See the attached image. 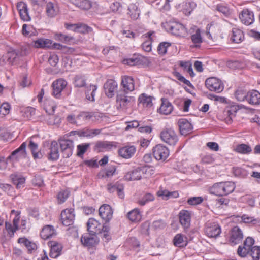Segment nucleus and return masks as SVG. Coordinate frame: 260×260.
Instances as JSON below:
<instances>
[{
  "label": "nucleus",
  "instance_id": "e2e57ef3",
  "mask_svg": "<svg viewBox=\"0 0 260 260\" xmlns=\"http://www.w3.org/2000/svg\"><path fill=\"white\" fill-rule=\"evenodd\" d=\"M171 44L166 42H162L159 44L157 47V51L159 54L164 55L166 53L167 48Z\"/></svg>",
  "mask_w": 260,
  "mask_h": 260
},
{
  "label": "nucleus",
  "instance_id": "c9c22d12",
  "mask_svg": "<svg viewBox=\"0 0 260 260\" xmlns=\"http://www.w3.org/2000/svg\"><path fill=\"white\" fill-rule=\"evenodd\" d=\"M28 148L30 150L34 159H41L43 155L38 149V145L32 140L29 141Z\"/></svg>",
  "mask_w": 260,
  "mask_h": 260
},
{
  "label": "nucleus",
  "instance_id": "7c9ffc66",
  "mask_svg": "<svg viewBox=\"0 0 260 260\" xmlns=\"http://www.w3.org/2000/svg\"><path fill=\"white\" fill-rule=\"evenodd\" d=\"M69 1L82 10H88L92 7V3L90 0H69Z\"/></svg>",
  "mask_w": 260,
  "mask_h": 260
},
{
  "label": "nucleus",
  "instance_id": "6e6d98bb",
  "mask_svg": "<svg viewBox=\"0 0 260 260\" xmlns=\"http://www.w3.org/2000/svg\"><path fill=\"white\" fill-rule=\"evenodd\" d=\"M90 146V143H83L78 145L77 148V155L79 157L83 156L87 150L89 148Z\"/></svg>",
  "mask_w": 260,
  "mask_h": 260
},
{
  "label": "nucleus",
  "instance_id": "a211bd4d",
  "mask_svg": "<svg viewBox=\"0 0 260 260\" xmlns=\"http://www.w3.org/2000/svg\"><path fill=\"white\" fill-rule=\"evenodd\" d=\"M48 245L50 247L49 256L53 258H56L60 254L62 249L61 244L55 241L48 242Z\"/></svg>",
  "mask_w": 260,
  "mask_h": 260
},
{
  "label": "nucleus",
  "instance_id": "b1692460",
  "mask_svg": "<svg viewBox=\"0 0 260 260\" xmlns=\"http://www.w3.org/2000/svg\"><path fill=\"white\" fill-rule=\"evenodd\" d=\"M124 186L122 184L118 182L114 184H108L107 185V190L110 193L116 192L117 195L120 199H123L124 194L123 192Z\"/></svg>",
  "mask_w": 260,
  "mask_h": 260
},
{
  "label": "nucleus",
  "instance_id": "1a4fd4ad",
  "mask_svg": "<svg viewBox=\"0 0 260 260\" xmlns=\"http://www.w3.org/2000/svg\"><path fill=\"white\" fill-rule=\"evenodd\" d=\"M153 154L156 159L164 161L168 158L169 151L166 146L158 144L153 147Z\"/></svg>",
  "mask_w": 260,
  "mask_h": 260
},
{
  "label": "nucleus",
  "instance_id": "4c0bfd02",
  "mask_svg": "<svg viewBox=\"0 0 260 260\" xmlns=\"http://www.w3.org/2000/svg\"><path fill=\"white\" fill-rule=\"evenodd\" d=\"M128 14L133 20H136L140 15V10L135 4H131L128 7Z\"/></svg>",
  "mask_w": 260,
  "mask_h": 260
},
{
  "label": "nucleus",
  "instance_id": "603ef678",
  "mask_svg": "<svg viewBox=\"0 0 260 260\" xmlns=\"http://www.w3.org/2000/svg\"><path fill=\"white\" fill-rule=\"evenodd\" d=\"M143 177L149 178L153 175L155 173L153 167L149 166H145L141 167Z\"/></svg>",
  "mask_w": 260,
  "mask_h": 260
},
{
  "label": "nucleus",
  "instance_id": "39448f33",
  "mask_svg": "<svg viewBox=\"0 0 260 260\" xmlns=\"http://www.w3.org/2000/svg\"><path fill=\"white\" fill-rule=\"evenodd\" d=\"M58 142L63 157L69 158L72 156L74 147V142L69 139H61Z\"/></svg>",
  "mask_w": 260,
  "mask_h": 260
},
{
  "label": "nucleus",
  "instance_id": "7ed1b4c3",
  "mask_svg": "<svg viewBox=\"0 0 260 260\" xmlns=\"http://www.w3.org/2000/svg\"><path fill=\"white\" fill-rule=\"evenodd\" d=\"M128 93H124L123 91H118L117 92L116 101L123 109H127L135 103V98L128 96Z\"/></svg>",
  "mask_w": 260,
  "mask_h": 260
},
{
  "label": "nucleus",
  "instance_id": "052dcab7",
  "mask_svg": "<svg viewBox=\"0 0 260 260\" xmlns=\"http://www.w3.org/2000/svg\"><path fill=\"white\" fill-rule=\"evenodd\" d=\"M13 191V188L9 184L0 183V194H2V192L7 194H10Z\"/></svg>",
  "mask_w": 260,
  "mask_h": 260
},
{
  "label": "nucleus",
  "instance_id": "412c9836",
  "mask_svg": "<svg viewBox=\"0 0 260 260\" xmlns=\"http://www.w3.org/2000/svg\"><path fill=\"white\" fill-rule=\"evenodd\" d=\"M49 150L47 153L48 160L51 161L57 160L59 157L58 143L55 141H53L51 143Z\"/></svg>",
  "mask_w": 260,
  "mask_h": 260
},
{
  "label": "nucleus",
  "instance_id": "f3484780",
  "mask_svg": "<svg viewBox=\"0 0 260 260\" xmlns=\"http://www.w3.org/2000/svg\"><path fill=\"white\" fill-rule=\"evenodd\" d=\"M99 214L103 220L108 222L112 218L113 210L110 206L104 204L100 207Z\"/></svg>",
  "mask_w": 260,
  "mask_h": 260
},
{
  "label": "nucleus",
  "instance_id": "c03bdc74",
  "mask_svg": "<svg viewBox=\"0 0 260 260\" xmlns=\"http://www.w3.org/2000/svg\"><path fill=\"white\" fill-rule=\"evenodd\" d=\"M52 44V41L49 39H39L34 41V46L36 48H49Z\"/></svg>",
  "mask_w": 260,
  "mask_h": 260
},
{
  "label": "nucleus",
  "instance_id": "dca6fc26",
  "mask_svg": "<svg viewBox=\"0 0 260 260\" xmlns=\"http://www.w3.org/2000/svg\"><path fill=\"white\" fill-rule=\"evenodd\" d=\"M177 124L180 133L182 135H187L192 132L193 126L187 119H180L178 120Z\"/></svg>",
  "mask_w": 260,
  "mask_h": 260
},
{
  "label": "nucleus",
  "instance_id": "4468645a",
  "mask_svg": "<svg viewBox=\"0 0 260 260\" xmlns=\"http://www.w3.org/2000/svg\"><path fill=\"white\" fill-rule=\"evenodd\" d=\"M191 215V212L187 210H182L179 212V222L184 229H187L190 226Z\"/></svg>",
  "mask_w": 260,
  "mask_h": 260
},
{
  "label": "nucleus",
  "instance_id": "6ab92c4d",
  "mask_svg": "<svg viewBox=\"0 0 260 260\" xmlns=\"http://www.w3.org/2000/svg\"><path fill=\"white\" fill-rule=\"evenodd\" d=\"M87 226V230L90 235H96L102 233V225L93 218L88 219Z\"/></svg>",
  "mask_w": 260,
  "mask_h": 260
},
{
  "label": "nucleus",
  "instance_id": "f257e3e1",
  "mask_svg": "<svg viewBox=\"0 0 260 260\" xmlns=\"http://www.w3.org/2000/svg\"><path fill=\"white\" fill-rule=\"evenodd\" d=\"M235 188V183L233 182H221L214 184L210 187L209 191L212 194L223 196L233 192Z\"/></svg>",
  "mask_w": 260,
  "mask_h": 260
},
{
  "label": "nucleus",
  "instance_id": "aec40b11",
  "mask_svg": "<svg viewBox=\"0 0 260 260\" xmlns=\"http://www.w3.org/2000/svg\"><path fill=\"white\" fill-rule=\"evenodd\" d=\"M221 231L220 226L215 223L207 224L205 229L206 234L211 238L218 237L221 233Z\"/></svg>",
  "mask_w": 260,
  "mask_h": 260
},
{
  "label": "nucleus",
  "instance_id": "9d476101",
  "mask_svg": "<svg viewBox=\"0 0 260 260\" xmlns=\"http://www.w3.org/2000/svg\"><path fill=\"white\" fill-rule=\"evenodd\" d=\"M67 81L62 78L54 81L51 85L53 90L52 95L56 98H60L61 92L67 86Z\"/></svg>",
  "mask_w": 260,
  "mask_h": 260
},
{
  "label": "nucleus",
  "instance_id": "e433bc0d",
  "mask_svg": "<svg viewBox=\"0 0 260 260\" xmlns=\"http://www.w3.org/2000/svg\"><path fill=\"white\" fill-rule=\"evenodd\" d=\"M127 218L132 222H138L142 219V215L140 210L135 208L129 212L127 215Z\"/></svg>",
  "mask_w": 260,
  "mask_h": 260
},
{
  "label": "nucleus",
  "instance_id": "a18cd8bd",
  "mask_svg": "<svg viewBox=\"0 0 260 260\" xmlns=\"http://www.w3.org/2000/svg\"><path fill=\"white\" fill-rule=\"evenodd\" d=\"M251 257V260H260V246H254L248 251V255Z\"/></svg>",
  "mask_w": 260,
  "mask_h": 260
},
{
  "label": "nucleus",
  "instance_id": "20e7f679",
  "mask_svg": "<svg viewBox=\"0 0 260 260\" xmlns=\"http://www.w3.org/2000/svg\"><path fill=\"white\" fill-rule=\"evenodd\" d=\"M165 27L168 31L175 36H183L186 32V29L184 25L176 22H167Z\"/></svg>",
  "mask_w": 260,
  "mask_h": 260
},
{
  "label": "nucleus",
  "instance_id": "f03ea898",
  "mask_svg": "<svg viewBox=\"0 0 260 260\" xmlns=\"http://www.w3.org/2000/svg\"><path fill=\"white\" fill-rule=\"evenodd\" d=\"M161 140L170 145L174 146L178 141L177 134L172 128H165L160 134Z\"/></svg>",
  "mask_w": 260,
  "mask_h": 260
},
{
  "label": "nucleus",
  "instance_id": "72a5a7b5",
  "mask_svg": "<svg viewBox=\"0 0 260 260\" xmlns=\"http://www.w3.org/2000/svg\"><path fill=\"white\" fill-rule=\"evenodd\" d=\"M18 243L23 244L27 248L29 253H32L37 248V246L36 243L29 241L25 237L19 238L18 239Z\"/></svg>",
  "mask_w": 260,
  "mask_h": 260
},
{
  "label": "nucleus",
  "instance_id": "a878e982",
  "mask_svg": "<svg viewBox=\"0 0 260 260\" xmlns=\"http://www.w3.org/2000/svg\"><path fill=\"white\" fill-rule=\"evenodd\" d=\"M247 102L253 106L260 104V92L256 90L248 91Z\"/></svg>",
  "mask_w": 260,
  "mask_h": 260
},
{
  "label": "nucleus",
  "instance_id": "37998d69",
  "mask_svg": "<svg viewBox=\"0 0 260 260\" xmlns=\"http://www.w3.org/2000/svg\"><path fill=\"white\" fill-rule=\"evenodd\" d=\"M201 33V30L199 28H196L194 34L191 36V41L194 44L196 47H200L201 43L203 42Z\"/></svg>",
  "mask_w": 260,
  "mask_h": 260
},
{
  "label": "nucleus",
  "instance_id": "49530a36",
  "mask_svg": "<svg viewBox=\"0 0 260 260\" xmlns=\"http://www.w3.org/2000/svg\"><path fill=\"white\" fill-rule=\"evenodd\" d=\"M86 79L84 75H77L74 77V84L76 87H83L86 85Z\"/></svg>",
  "mask_w": 260,
  "mask_h": 260
},
{
  "label": "nucleus",
  "instance_id": "4be33fe9",
  "mask_svg": "<svg viewBox=\"0 0 260 260\" xmlns=\"http://www.w3.org/2000/svg\"><path fill=\"white\" fill-rule=\"evenodd\" d=\"M117 83L115 80H107L104 85L106 95L109 98H112L114 95V92L117 88Z\"/></svg>",
  "mask_w": 260,
  "mask_h": 260
},
{
  "label": "nucleus",
  "instance_id": "ea45409f",
  "mask_svg": "<svg viewBox=\"0 0 260 260\" xmlns=\"http://www.w3.org/2000/svg\"><path fill=\"white\" fill-rule=\"evenodd\" d=\"M97 88L98 86L96 85L92 84H90L89 86L86 87L85 93L87 100L90 101H95L94 96Z\"/></svg>",
  "mask_w": 260,
  "mask_h": 260
},
{
  "label": "nucleus",
  "instance_id": "473e14b6",
  "mask_svg": "<svg viewBox=\"0 0 260 260\" xmlns=\"http://www.w3.org/2000/svg\"><path fill=\"white\" fill-rule=\"evenodd\" d=\"M55 234L53 226L50 225L45 226L40 232V236L43 239L51 238Z\"/></svg>",
  "mask_w": 260,
  "mask_h": 260
},
{
  "label": "nucleus",
  "instance_id": "0eeeda50",
  "mask_svg": "<svg viewBox=\"0 0 260 260\" xmlns=\"http://www.w3.org/2000/svg\"><path fill=\"white\" fill-rule=\"evenodd\" d=\"M205 85L209 90L218 93L223 89V85L221 81L215 77H211L206 79Z\"/></svg>",
  "mask_w": 260,
  "mask_h": 260
},
{
  "label": "nucleus",
  "instance_id": "6e6552de",
  "mask_svg": "<svg viewBox=\"0 0 260 260\" xmlns=\"http://www.w3.org/2000/svg\"><path fill=\"white\" fill-rule=\"evenodd\" d=\"M96 116L102 117L100 114H98L95 112H89L84 111H79L77 114L76 117L78 126H81L88 123L91 119Z\"/></svg>",
  "mask_w": 260,
  "mask_h": 260
},
{
  "label": "nucleus",
  "instance_id": "5701e85b",
  "mask_svg": "<svg viewBox=\"0 0 260 260\" xmlns=\"http://www.w3.org/2000/svg\"><path fill=\"white\" fill-rule=\"evenodd\" d=\"M243 237L241 230L238 227L235 226L232 229L229 242L232 245H235L240 243Z\"/></svg>",
  "mask_w": 260,
  "mask_h": 260
},
{
  "label": "nucleus",
  "instance_id": "774afa93",
  "mask_svg": "<svg viewBox=\"0 0 260 260\" xmlns=\"http://www.w3.org/2000/svg\"><path fill=\"white\" fill-rule=\"evenodd\" d=\"M29 47L26 45L21 46L16 50L19 57L26 56L29 53Z\"/></svg>",
  "mask_w": 260,
  "mask_h": 260
},
{
  "label": "nucleus",
  "instance_id": "ddd939ff",
  "mask_svg": "<svg viewBox=\"0 0 260 260\" xmlns=\"http://www.w3.org/2000/svg\"><path fill=\"white\" fill-rule=\"evenodd\" d=\"M73 208L66 209L63 210L61 213V217L62 224L66 226L73 224L75 218Z\"/></svg>",
  "mask_w": 260,
  "mask_h": 260
},
{
  "label": "nucleus",
  "instance_id": "423d86ee",
  "mask_svg": "<svg viewBox=\"0 0 260 260\" xmlns=\"http://www.w3.org/2000/svg\"><path fill=\"white\" fill-rule=\"evenodd\" d=\"M255 242L254 239L248 237L244 241L243 245H240L237 249V254L241 257H245L248 255V251L253 248Z\"/></svg>",
  "mask_w": 260,
  "mask_h": 260
},
{
  "label": "nucleus",
  "instance_id": "bf43d9fd",
  "mask_svg": "<svg viewBox=\"0 0 260 260\" xmlns=\"http://www.w3.org/2000/svg\"><path fill=\"white\" fill-rule=\"evenodd\" d=\"M233 172L235 176L240 177H245L247 175V171L240 167H234Z\"/></svg>",
  "mask_w": 260,
  "mask_h": 260
},
{
  "label": "nucleus",
  "instance_id": "3c124183",
  "mask_svg": "<svg viewBox=\"0 0 260 260\" xmlns=\"http://www.w3.org/2000/svg\"><path fill=\"white\" fill-rule=\"evenodd\" d=\"M251 150V147L245 144H239L235 149L236 152L242 154L249 153Z\"/></svg>",
  "mask_w": 260,
  "mask_h": 260
},
{
  "label": "nucleus",
  "instance_id": "13d9d810",
  "mask_svg": "<svg viewBox=\"0 0 260 260\" xmlns=\"http://www.w3.org/2000/svg\"><path fill=\"white\" fill-rule=\"evenodd\" d=\"M70 194V191L67 190L60 191L57 194V200L59 204L64 203L68 199Z\"/></svg>",
  "mask_w": 260,
  "mask_h": 260
},
{
  "label": "nucleus",
  "instance_id": "09e8293b",
  "mask_svg": "<svg viewBox=\"0 0 260 260\" xmlns=\"http://www.w3.org/2000/svg\"><path fill=\"white\" fill-rule=\"evenodd\" d=\"M26 142H23L20 146L16 149L15 151H13V152L11 153V155L9 156V157L7 158V160L8 159H10L12 156H13L16 154H18V155L21 156H25L26 155Z\"/></svg>",
  "mask_w": 260,
  "mask_h": 260
},
{
  "label": "nucleus",
  "instance_id": "c85d7f7f",
  "mask_svg": "<svg viewBox=\"0 0 260 260\" xmlns=\"http://www.w3.org/2000/svg\"><path fill=\"white\" fill-rule=\"evenodd\" d=\"M136 148L134 146H126L121 148L118 150L119 155L126 159L129 158L135 154Z\"/></svg>",
  "mask_w": 260,
  "mask_h": 260
},
{
  "label": "nucleus",
  "instance_id": "79ce46f5",
  "mask_svg": "<svg viewBox=\"0 0 260 260\" xmlns=\"http://www.w3.org/2000/svg\"><path fill=\"white\" fill-rule=\"evenodd\" d=\"M154 199L153 194L151 193H146L138 200L137 203L140 206H144L149 202L154 201Z\"/></svg>",
  "mask_w": 260,
  "mask_h": 260
},
{
  "label": "nucleus",
  "instance_id": "393cba45",
  "mask_svg": "<svg viewBox=\"0 0 260 260\" xmlns=\"http://www.w3.org/2000/svg\"><path fill=\"white\" fill-rule=\"evenodd\" d=\"M142 177L141 167L129 171L124 176L125 179L127 181L139 180Z\"/></svg>",
  "mask_w": 260,
  "mask_h": 260
},
{
  "label": "nucleus",
  "instance_id": "de8ad7c7",
  "mask_svg": "<svg viewBox=\"0 0 260 260\" xmlns=\"http://www.w3.org/2000/svg\"><path fill=\"white\" fill-rule=\"evenodd\" d=\"M11 178L14 184L16 185L17 188H20L25 183V178L22 177L20 175L14 174L11 175Z\"/></svg>",
  "mask_w": 260,
  "mask_h": 260
},
{
  "label": "nucleus",
  "instance_id": "69168bd1",
  "mask_svg": "<svg viewBox=\"0 0 260 260\" xmlns=\"http://www.w3.org/2000/svg\"><path fill=\"white\" fill-rule=\"evenodd\" d=\"M10 132L6 128L0 127V139L4 141H7L11 138Z\"/></svg>",
  "mask_w": 260,
  "mask_h": 260
},
{
  "label": "nucleus",
  "instance_id": "bb28decb",
  "mask_svg": "<svg viewBox=\"0 0 260 260\" xmlns=\"http://www.w3.org/2000/svg\"><path fill=\"white\" fill-rule=\"evenodd\" d=\"M161 106L158 111L159 113L168 115L170 114L173 111V107L172 104L168 101V100L165 98L161 99Z\"/></svg>",
  "mask_w": 260,
  "mask_h": 260
},
{
  "label": "nucleus",
  "instance_id": "8fccbe9b",
  "mask_svg": "<svg viewBox=\"0 0 260 260\" xmlns=\"http://www.w3.org/2000/svg\"><path fill=\"white\" fill-rule=\"evenodd\" d=\"M154 34V31L149 32L146 35V37H148L149 40L145 41L142 44V47L144 51L147 52H149L151 50V42H152V38L151 36L153 34Z\"/></svg>",
  "mask_w": 260,
  "mask_h": 260
},
{
  "label": "nucleus",
  "instance_id": "680f3d73",
  "mask_svg": "<svg viewBox=\"0 0 260 260\" xmlns=\"http://www.w3.org/2000/svg\"><path fill=\"white\" fill-rule=\"evenodd\" d=\"M216 10L227 16L230 14V9L225 4H218L216 7Z\"/></svg>",
  "mask_w": 260,
  "mask_h": 260
},
{
  "label": "nucleus",
  "instance_id": "864d4df0",
  "mask_svg": "<svg viewBox=\"0 0 260 260\" xmlns=\"http://www.w3.org/2000/svg\"><path fill=\"white\" fill-rule=\"evenodd\" d=\"M55 38L56 40L61 41L64 43H67L74 40V38L72 36L62 33L55 34Z\"/></svg>",
  "mask_w": 260,
  "mask_h": 260
},
{
  "label": "nucleus",
  "instance_id": "58836bf2",
  "mask_svg": "<svg viewBox=\"0 0 260 260\" xmlns=\"http://www.w3.org/2000/svg\"><path fill=\"white\" fill-rule=\"evenodd\" d=\"M140 104H142L144 107H150L152 106V97L143 93L140 95L138 99Z\"/></svg>",
  "mask_w": 260,
  "mask_h": 260
},
{
  "label": "nucleus",
  "instance_id": "f8f14e48",
  "mask_svg": "<svg viewBox=\"0 0 260 260\" xmlns=\"http://www.w3.org/2000/svg\"><path fill=\"white\" fill-rule=\"evenodd\" d=\"M81 242L84 247L88 248L95 247L99 242V238L95 235H83L81 237Z\"/></svg>",
  "mask_w": 260,
  "mask_h": 260
},
{
  "label": "nucleus",
  "instance_id": "f704fd0d",
  "mask_svg": "<svg viewBox=\"0 0 260 260\" xmlns=\"http://www.w3.org/2000/svg\"><path fill=\"white\" fill-rule=\"evenodd\" d=\"M173 244L177 247H185L187 244V238L181 234H177L174 237Z\"/></svg>",
  "mask_w": 260,
  "mask_h": 260
},
{
  "label": "nucleus",
  "instance_id": "5fc2aeb1",
  "mask_svg": "<svg viewBox=\"0 0 260 260\" xmlns=\"http://www.w3.org/2000/svg\"><path fill=\"white\" fill-rule=\"evenodd\" d=\"M46 12L47 15L50 17H53L56 15V11L54 4L52 2H49L46 6Z\"/></svg>",
  "mask_w": 260,
  "mask_h": 260
},
{
  "label": "nucleus",
  "instance_id": "9b49d317",
  "mask_svg": "<svg viewBox=\"0 0 260 260\" xmlns=\"http://www.w3.org/2000/svg\"><path fill=\"white\" fill-rule=\"evenodd\" d=\"M135 89L134 81L132 77L125 76L122 78L120 89L118 91H123L129 93Z\"/></svg>",
  "mask_w": 260,
  "mask_h": 260
},
{
  "label": "nucleus",
  "instance_id": "c756f323",
  "mask_svg": "<svg viewBox=\"0 0 260 260\" xmlns=\"http://www.w3.org/2000/svg\"><path fill=\"white\" fill-rule=\"evenodd\" d=\"M113 147H116L115 143L109 141H98L95 145V150L98 152L109 150Z\"/></svg>",
  "mask_w": 260,
  "mask_h": 260
},
{
  "label": "nucleus",
  "instance_id": "2f4dec72",
  "mask_svg": "<svg viewBox=\"0 0 260 260\" xmlns=\"http://www.w3.org/2000/svg\"><path fill=\"white\" fill-rule=\"evenodd\" d=\"M244 39L243 31L238 28H233L230 38L231 41L235 43H240Z\"/></svg>",
  "mask_w": 260,
  "mask_h": 260
},
{
  "label": "nucleus",
  "instance_id": "0e129e2a",
  "mask_svg": "<svg viewBox=\"0 0 260 260\" xmlns=\"http://www.w3.org/2000/svg\"><path fill=\"white\" fill-rule=\"evenodd\" d=\"M8 57V61L9 63H13L17 61V59L19 57L16 50L9 52L7 53Z\"/></svg>",
  "mask_w": 260,
  "mask_h": 260
},
{
  "label": "nucleus",
  "instance_id": "4d7b16f0",
  "mask_svg": "<svg viewBox=\"0 0 260 260\" xmlns=\"http://www.w3.org/2000/svg\"><path fill=\"white\" fill-rule=\"evenodd\" d=\"M56 106L53 102L46 101L44 104V109L49 114H53Z\"/></svg>",
  "mask_w": 260,
  "mask_h": 260
},
{
  "label": "nucleus",
  "instance_id": "338daca9",
  "mask_svg": "<svg viewBox=\"0 0 260 260\" xmlns=\"http://www.w3.org/2000/svg\"><path fill=\"white\" fill-rule=\"evenodd\" d=\"M203 201V198L201 197H191L187 200V203L190 205H197L201 204Z\"/></svg>",
  "mask_w": 260,
  "mask_h": 260
},
{
  "label": "nucleus",
  "instance_id": "cd10ccee",
  "mask_svg": "<svg viewBox=\"0 0 260 260\" xmlns=\"http://www.w3.org/2000/svg\"><path fill=\"white\" fill-rule=\"evenodd\" d=\"M197 5L193 1H185L182 3L180 5L181 11L185 15L189 16L196 8Z\"/></svg>",
  "mask_w": 260,
  "mask_h": 260
},
{
  "label": "nucleus",
  "instance_id": "2eb2a0df",
  "mask_svg": "<svg viewBox=\"0 0 260 260\" xmlns=\"http://www.w3.org/2000/svg\"><path fill=\"white\" fill-rule=\"evenodd\" d=\"M239 18L243 24L249 25L254 21L253 12L248 9H244L239 14Z\"/></svg>",
  "mask_w": 260,
  "mask_h": 260
},
{
  "label": "nucleus",
  "instance_id": "a19ab883",
  "mask_svg": "<svg viewBox=\"0 0 260 260\" xmlns=\"http://www.w3.org/2000/svg\"><path fill=\"white\" fill-rule=\"evenodd\" d=\"M248 93V91L246 89L242 88H239L235 91V96L236 99L239 101H247Z\"/></svg>",
  "mask_w": 260,
  "mask_h": 260
}]
</instances>
